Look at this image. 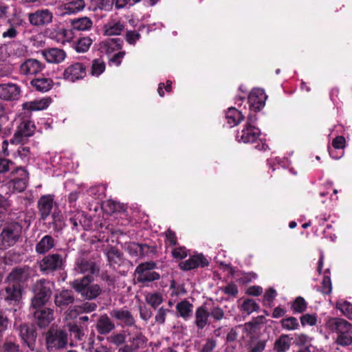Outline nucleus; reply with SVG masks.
<instances>
[{"label":"nucleus","instance_id":"f257e3e1","mask_svg":"<svg viewBox=\"0 0 352 352\" xmlns=\"http://www.w3.org/2000/svg\"><path fill=\"white\" fill-rule=\"evenodd\" d=\"M91 279L85 276L80 280H76L72 283L74 289L87 299H94L101 293V288L97 284H91Z\"/></svg>","mask_w":352,"mask_h":352},{"label":"nucleus","instance_id":"f03ea898","mask_svg":"<svg viewBox=\"0 0 352 352\" xmlns=\"http://www.w3.org/2000/svg\"><path fill=\"white\" fill-rule=\"evenodd\" d=\"M21 233V226L11 223L4 228L0 234V249H6L16 243Z\"/></svg>","mask_w":352,"mask_h":352},{"label":"nucleus","instance_id":"7ed1b4c3","mask_svg":"<svg viewBox=\"0 0 352 352\" xmlns=\"http://www.w3.org/2000/svg\"><path fill=\"white\" fill-rule=\"evenodd\" d=\"M11 175L14 177L8 182V188L13 192H21L25 190L29 179L28 171L23 167H18L15 170L12 171Z\"/></svg>","mask_w":352,"mask_h":352},{"label":"nucleus","instance_id":"20e7f679","mask_svg":"<svg viewBox=\"0 0 352 352\" xmlns=\"http://www.w3.org/2000/svg\"><path fill=\"white\" fill-rule=\"evenodd\" d=\"M253 122L254 118L252 116H250L243 129L237 133L236 140L238 142L253 143L259 138L261 131L252 124Z\"/></svg>","mask_w":352,"mask_h":352},{"label":"nucleus","instance_id":"39448f33","mask_svg":"<svg viewBox=\"0 0 352 352\" xmlns=\"http://www.w3.org/2000/svg\"><path fill=\"white\" fill-rule=\"evenodd\" d=\"M155 267L153 262H146L139 265L135 270L137 274V279L139 282H150L157 280L160 278V275L152 271Z\"/></svg>","mask_w":352,"mask_h":352},{"label":"nucleus","instance_id":"423d86ee","mask_svg":"<svg viewBox=\"0 0 352 352\" xmlns=\"http://www.w3.org/2000/svg\"><path fill=\"white\" fill-rule=\"evenodd\" d=\"M34 124L28 120L22 121L10 140L12 144L22 143L25 138L31 136L34 131Z\"/></svg>","mask_w":352,"mask_h":352},{"label":"nucleus","instance_id":"0eeeda50","mask_svg":"<svg viewBox=\"0 0 352 352\" xmlns=\"http://www.w3.org/2000/svg\"><path fill=\"white\" fill-rule=\"evenodd\" d=\"M53 13L48 9H41L30 13L28 20L34 26H44L50 24L53 20Z\"/></svg>","mask_w":352,"mask_h":352},{"label":"nucleus","instance_id":"6e6552de","mask_svg":"<svg viewBox=\"0 0 352 352\" xmlns=\"http://www.w3.org/2000/svg\"><path fill=\"white\" fill-rule=\"evenodd\" d=\"M86 76V67L81 63H75L69 65L63 72L65 79L75 82Z\"/></svg>","mask_w":352,"mask_h":352},{"label":"nucleus","instance_id":"1a4fd4ad","mask_svg":"<svg viewBox=\"0 0 352 352\" xmlns=\"http://www.w3.org/2000/svg\"><path fill=\"white\" fill-rule=\"evenodd\" d=\"M23 294V285L13 283H8V286L1 292L4 300L10 302H19Z\"/></svg>","mask_w":352,"mask_h":352},{"label":"nucleus","instance_id":"9d476101","mask_svg":"<svg viewBox=\"0 0 352 352\" xmlns=\"http://www.w3.org/2000/svg\"><path fill=\"white\" fill-rule=\"evenodd\" d=\"M31 274L32 271L28 266L16 267L8 274L6 281L23 285V283L30 278Z\"/></svg>","mask_w":352,"mask_h":352},{"label":"nucleus","instance_id":"9b49d317","mask_svg":"<svg viewBox=\"0 0 352 352\" xmlns=\"http://www.w3.org/2000/svg\"><path fill=\"white\" fill-rule=\"evenodd\" d=\"M63 258L57 254L45 256L40 262L41 270L45 272L56 270L61 267Z\"/></svg>","mask_w":352,"mask_h":352},{"label":"nucleus","instance_id":"f8f14e48","mask_svg":"<svg viewBox=\"0 0 352 352\" xmlns=\"http://www.w3.org/2000/svg\"><path fill=\"white\" fill-rule=\"evenodd\" d=\"M267 98L264 90L259 88L252 89L248 97L250 108L252 111H258L262 109Z\"/></svg>","mask_w":352,"mask_h":352},{"label":"nucleus","instance_id":"ddd939ff","mask_svg":"<svg viewBox=\"0 0 352 352\" xmlns=\"http://www.w3.org/2000/svg\"><path fill=\"white\" fill-rule=\"evenodd\" d=\"M85 7L84 0H74L56 7L58 14L61 16L79 12Z\"/></svg>","mask_w":352,"mask_h":352},{"label":"nucleus","instance_id":"4468645a","mask_svg":"<svg viewBox=\"0 0 352 352\" xmlns=\"http://www.w3.org/2000/svg\"><path fill=\"white\" fill-rule=\"evenodd\" d=\"M47 344L51 349L63 348L67 344V335L62 330L50 332L47 338Z\"/></svg>","mask_w":352,"mask_h":352},{"label":"nucleus","instance_id":"2eb2a0df","mask_svg":"<svg viewBox=\"0 0 352 352\" xmlns=\"http://www.w3.org/2000/svg\"><path fill=\"white\" fill-rule=\"evenodd\" d=\"M53 206L54 197L51 195H43L38 199L37 207L42 220H45L50 216Z\"/></svg>","mask_w":352,"mask_h":352},{"label":"nucleus","instance_id":"dca6fc26","mask_svg":"<svg viewBox=\"0 0 352 352\" xmlns=\"http://www.w3.org/2000/svg\"><path fill=\"white\" fill-rule=\"evenodd\" d=\"M21 93L20 87L16 84L0 85V98L5 100H17Z\"/></svg>","mask_w":352,"mask_h":352},{"label":"nucleus","instance_id":"f3484780","mask_svg":"<svg viewBox=\"0 0 352 352\" xmlns=\"http://www.w3.org/2000/svg\"><path fill=\"white\" fill-rule=\"evenodd\" d=\"M208 265L206 258L202 254H196L188 259L179 263V267L185 271L191 270L199 267H204Z\"/></svg>","mask_w":352,"mask_h":352},{"label":"nucleus","instance_id":"a211bd4d","mask_svg":"<svg viewBox=\"0 0 352 352\" xmlns=\"http://www.w3.org/2000/svg\"><path fill=\"white\" fill-rule=\"evenodd\" d=\"M44 66L36 59H28L20 67V72L23 75H34L41 72Z\"/></svg>","mask_w":352,"mask_h":352},{"label":"nucleus","instance_id":"6ab92c4d","mask_svg":"<svg viewBox=\"0 0 352 352\" xmlns=\"http://www.w3.org/2000/svg\"><path fill=\"white\" fill-rule=\"evenodd\" d=\"M34 318L40 327H46L54 319V311L50 308H43L34 312Z\"/></svg>","mask_w":352,"mask_h":352},{"label":"nucleus","instance_id":"aec40b11","mask_svg":"<svg viewBox=\"0 0 352 352\" xmlns=\"http://www.w3.org/2000/svg\"><path fill=\"white\" fill-rule=\"evenodd\" d=\"M51 102L52 100L50 98L44 97L24 102L22 107L23 109L28 111H42L47 109Z\"/></svg>","mask_w":352,"mask_h":352},{"label":"nucleus","instance_id":"412c9836","mask_svg":"<svg viewBox=\"0 0 352 352\" xmlns=\"http://www.w3.org/2000/svg\"><path fill=\"white\" fill-rule=\"evenodd\" d=\"M351 325L350 323L343 319L331 318L327 321L324 327L329 332L336 333L338 335L343 331H346V328H349Z\"/></svg>","mask_w":352,"mask_h":352},{"label":"nucleus","instance_id":"4be33fe9","mask_svg":"<svg viewBox=\"0 0 352 352\" xmlns=\"http://www.w3.org/2000/svg\"><path fill=\"white\" fill-rule=\"evenodd\" d=\"M42 54L45 60L50 63H59L63 62L66 58V53L64 50L59 48H50L42 52Z\"/></svg>","mask_w":352,"mask_h":352},{"label":"nucleus","instance_id":"5701e85b","mask_svg":"<svg viewBox=\"0 0 352 352\" xmlns=\"http://www.w3.org/2000/svg\"><path fill=\"white\" fill-rule=\"evenodd\" d=\"M50 36L56 42L65 44L73 40L74 38V32L72 29L58 28L51 32Z\"/></svg>","mask_w":352,"mask_h":352},{"label":"nucleus","instance_id":"b1692460","mask_svg":"<svg viewBox=\"0 0 352 352\" xmlns=\"http://www.w3.org/2000/svg\"><path fill=\"white\" fill-rule=\"evenodd\" d=\"M124 29V23L118 19H110L103 26V32L105 36L120 35Z\"/></svg>","mask_w":352,"mask_h":352},{"label":"nucleus","instance_id":"393cba45","mask_svg":"<svg viewBox=\"0 0 352 352\" xmlns=\"http://www.w3.org/2000/svg\"><path fill=\"white\" fill-rule=\"evenodd\" d=\"M210 312L205 306L198 307L195 311V324L198 329H202L209 324Z\"/></svg>","mask_w":352,"mask_h":352},{"label":"nucleus","instance_id":"a878e982","mask_svg":"<svg viewBox=\"0 0 352 352\" xmlns=\"http://www.w3.org/2000/svg\"><path fill=\"white\" fill-rule=\"evenodd\" d=\"M75 270L80 274L89 273L94 274L98 272L99 268L94 262L80 259L76 262Z\"/></svg>","mask_w":352,"mask_h":352},{"label":"nucleus","instance_id":"bb28decb","mask_svg":"<svg viewBox=\"0 0 352 352\" xmlns=\"http://www.w3.org/2000/svg\"><path fill=\"white\" fill-rule=\"evenodd\" d=\"M71 24L73 30L89 31L93 26V21L90 18L84 16L72 20Z\"/></svg>","mask_w":352,"mask_h":352},{"label":"nucleus","instance_id":"cd10ccee","mask_svg":"<svg viewBox=\"0 0 352 352\" xmlns=\"http://www.w3.org/2000/svg\"><path fill=\"white\" fill-rule=\"evenodd\" d=\"M110 314L111 317L116 318L126 325H132L134 323L132 315L126 309H113Z\"/></svg>","mask_w":352,"mask_h":352},{"label":"nucleus","instance_id":"c85d7f7f","mask_svg":"<svg viewBox=\"0 0 352 352\" xmlns=\"http://www.w3.org/2000/svg\"><path fill=\"white\" fill-rule=\"evenodd\" d=\"M96 328L99 333L107 334L115 328V325L109 317L104 314L98 320Z\"/></svg>","mask_w":352,"mask_h":352},{"label":"nucleus","instance_id":"c756f323","mask_svg":"<svg viewBox=\"0 0 352 352\" xmlns=\"http://www.w3.org/2000/svg\"><path fill=\"white\" fill-rule=\"evenodd\" d=\"M74 298L72 291L63 290L55 296V304L58 307L66 306L74 302Z\"/></svg>","mask_w":352,"mask_h":352},{"label":"nucleus","instance_id":"7c9ffc66","mask_svg":"<svg viewBox=\"0 0 352 352\" xmlns=\"http://www.w3.org/2000/svg\"><path fill=\"white\" fill-rule=\"evenodd\" d=\"M120 48L121 41L118 38H109L100 43V49L109 54Z\"/></svg>","mask_w":352,"mask_h":352},{"label":"nucleus","instance_id":"2f4dec72","mask_svg":"<svg viewBox=\"0 0 352 352\" xmlns=\"http://www.w3.org/2000/svg\"><path fill=\"white\" fill-rule=\"evenodd\" d=\"M54 246V240L50 235L44 236L36 244V251L39 254H44Z\"/></svg>","mask_w":352,"mask_h":352},{"label":"nucleus","instance_id":"473e14b6","mask_svg":"<svg viewBox=\"0 0 352 352\" xmlns=\"http://www.w3.org/2000/svg\"><path fill=\"white\" fill-rule=\"evenodd\" d=\"M31 85L37 91L46 92L52 87L53 80L48 78H35L31 81Z\"/></svg>","mask_w":352,"mask_h":352},{"label":"nucleus","instance_id":"72a5a7b5","mask_svg":"<svg viewBox=\"0 0 352 352\" xmlns=\"http://www.w3.org/2000/svg\"><path fill=\"white\" fill-rule=\"evenodd\" d=\"M226 118L230 126H234L243 119V116L236 108L230 107L226 113Z\"/></svg>","mask_w":352,"mask_h":352},{"label":"nucleus","instance_id":"f704fd0d","mask_svg":"<svg viewBox=\"0 0 352 352\" xmlns=\"http://www.w3.org/2000/svg\"><path fill=\"white\" fill-rule=\"evenodd\" d=\"M45 283V280H41L37 282L33 289V291L36 296H40V298L42 300L47 302L51 294V292L50 288L47 287Z\"/></svg>","mask_w":352,"mask_h":352},{"label":"nucleus","instance_id":"c9c22d12","mask_svg":"<svg viewBox=\"0 0 352 352\" xmlns=\"http://www.w3.org/2000/svg\"><path fill=\"white\" fill-rule=\"evenodd\" d=\"M336 343L343 346L352 344V325L346 328V331H343L337 336Z\"/></svg>","mask_w":352,"mask_h":352},{"label":"nucleus","instance_id":"e433bc0d","mask_svg":"<svg viewBox=\"0 0 352 352\" xmlns=\"http://www.w3.org/2000/svg\"><path fill=\"white\" fill-rule=\"evenodd\" d=\"M130 341L133 342V345H126L124 347L120 349L119 352H133L139 347L140 344H143L144 343V338L142 333H138L137 335H135V337L130 338Z\"/></svg>","mask_w":352,"mask_h":352},{"label":"nucleus","instance_id":"4c0bfd02","mask_svg":"<svg viewBox=\"0 0 352 352\" xmlns=\"http://www.w3.org/2000/svg\"><path fill=\"white\" fill-rule=\"evenodd\" d=\"M192 305L187 300H183L179 302L176 309L179 314V316L184 319H187L190 316L192 312Z\"/></svg>","mask_w":352,"mask_h":352},{"label":"nucleus","instance_id":"58836bf2","mask_svg":"<svg viewBox=\"0 0 352 352\" xmlns=\"http://www.w3.org/2000/svg\"><path fill=\"white\" fill-rule=\"evenodd\" d=\"M291 344V339L287 335H282L276 341L274 344V349L278 352H285L289 349Z\"/></svg>","mask_w":352,"mask_h":352},{"label":"nucleus","instance_id":"ea45409f","mask_svg":"<svg viewBox=\"0 0 352 352\" xmlns=\"http://www.w3.org/2000/svg\"><path fill=\"white\" fill-rule=\"evenodd\" d=\"M92 40L89 37H82L73 44V47L76 52L83 53L89 49Z\"/></svg>","mask_w":352,"mask_h":352},{"label":"nucleus","instance_id":"a19ab883","mask_svg":"<svg viewBox=\"0 0 352 352\" xmlns=\"http://www.w3.org/2000/svg\"><path fill=\"white\" fill-rule=\"evenodd\" d=\"M145 300L152 307L156 308L163 302V297L160 293L151 292L145 294Z\"/></svg>","mask_w":352,"mask_h":352},{"label":"nucleus","instance_id":"79ce46f5","mask_svg":"<svg viewBox=\"0 0 352 352\" xmlns=\"http://www.w3.org/2000/svg\"><path fill=\"white\" fill-rule=\"evenodd\" d=\"M107 256L110 266L113 268L122 263L121 255L116 249L111 248L109 250L107 253Z\"/></svg>","mask_w":352,"mask_h":352},{"label":"nucleus","instance_id":"37998d69","mask_svg":"<svg viewBox=\"0 0 352 352\" xmlns=\"http://www.w3.org/2000/svg\"><path fill=\"white\" fill-rule=\"evenodd\" d=\"M15 47L22 48L20 43H12L1 45L0 47V59L5 60L8 56L12 55V50H14Z\"/></svg>","mask_w":352,"mask_h":352},{"label":"nucleus","instance_id":"c03bdc74","mask_svg":"<svg viewBox=\"0 0 352 352\" xmlns=\"http://www.w3.org/2000/svg\"><path fill=\"white\" fill-rule=\"evenodd\" d=\"M105 70V63L101 59H95L92 63L91 74L98 77Z\"/></svg>","mask_w":352,"mask_h":352},{"label":"nucleus","instance_id":"a18cd8bd","mask_svg":"<svg viewBox=\"0 0 352 352\" xmlns=\"http://www.w3.org/2000/svg\"><path fill=\"white\" fill-rule=\"evenodd\" d=\"M282 327L285 329L292 331L298 329L299 323L298 320L294 317H289L281 320Z\"/></svg>","mask_w":352,"mask_h":352},{"label":"nucleus","instance_id":"49530a36","mask_svg":"<svg viewBox=\"0 0 352 352\" xmlns=\"http://www.w3.org/2000/svg\"><path fill=\"white\" fill-rule=\"evenodd\" d=\"M336 307L345 316L352 318V305L349 302L340 300L336 303Z\"/></svg>","mask_w":352,"mask_h":352},{"label":"nucleus","instance_id":"de8ad7c7","mask_svg":"<svg viewBox=\"0 0 352 352\" xmlns=\"http://www.w3.org/2000/svg\"><path fill=\"white\" fill-rule=\"evenodd\" d=\"M127 249L131 254L143 256L144 254L145 250L148 249V246L146 245L133 243L128 246Z\"/></svg>","mask_w":352,"mask_h":352},{"label":"nucleus","instance_id":"09e8293b","mask_svg":"<svg viewBox=\"0 0 352 352\" xmlns=\"http://www.w3.org/2000/svg\"><path fill=\"white\" fill-rule=\"evenodd\" d=\"M30 149L28 147H19L14 156L16 160H19L22 163H26L30 158Z\"/></svg>","mask_w":352,"mask_h":352},{"label":"nucleus","instance_id":"8fccbe9b","mask_svg":"<svg viewBox=\"0 0 352 352\" xmlns=\"http://www.w3.org/2000/svg\"><path fill=\"white\" fill-rule=\"evenodd\" d=\"M258 309V305L252 299L245 300L241 305V309L247 314H250Z\"/></svg>","mask_w":352,"mask_h":352},{"label":"nucleus","instance_id":"3c124183","mask_svg":"<svg viewBox=\"0 0 352 352\" xmlns=\"http://www.w3.org/2000/svg\"><path fill=\"white\" fill-rule=\"evenodd\" d=\"M307 304L305 299L302 297H298L292 305V309L295 312L302 313L305 311Z\"/></svg>","mask_w":352,"mask_h":352},{"label":"nucleus","instance_id":"603ef678","mask_svg":"<svg viewBox=\"0 0 352 352\" xmlns=\"http://www.w3.org/2000/svg\"><path fill=\"white\" fill-rule=\"evenodd\" d=\"M300 322L302 326H314L317 322V316L316 314H305L300 317Z\"/></svg>","mask_w":352,"mask_h":352},{"label":"nucleus","instance_id":"864d4df0","mask_svg":"<svg viewBox=\"0 0 352 352\" xmlns=\"http://www.w3.org/2000/svg\"><path fill=\"white\" fill-rule=\"evenodd\" d=\"M53 224L56 230H60L63 226V216L59 210H54L52 213Z\"/></svg>","mask_w":352,"mask_h":352},{"label":"nucleus","instance_id":"5fc2aeb1","mask_svg":"<svg viewBox=\"0 0 352 352\" xmlns=\"http://www.w3.org/2000/svg\"><path fill=\"white\" fill-rule=\"evenodd\" d=\"M173 256L176 259H182L187 256L188 251L185 247H176L171 251Z\"/></svg>","mask_w":352,"mask_h":352},{"label":"nucleus","instance_id":"6e6d98bb","mask_svg":"<svg viewBox=\"0 0 352 352\" xmlns=\"http://www.w3.org/2000/svg\"><path fill=\"white\" fill-rule=\"evenodd\" d=\"M18 34L17 29L14 25H9L7 29H6L2 32V37L3 38H15Z\"/></svg>","mask_w":352,"mask_h":352},{"label":"nucleus","instance_id":"4d7b16f0","mask_svg":"<svg viewBox=\"0 0 352 352\" xmlns=\"http://www.w3.org/2000/svg\"><path fill=\"white\" fill-rule=\"evenodd\" d=\"M332 285L329 276H324L322 283L321 292L324 294H329L331 292Z\"/></svg>","mask_w":352,"mask_h":352},{"label":"nucleus","instance_id":"13d9d810","mask_svg":"<svg viewBox=\"0 0 352 352\" xmlns=\"http://www.w3.org/2000/svg\"><path fill=\"white\" fill-rule=\"evenodd\" d=\"M81 314H82V312H81L80 305L74 306V307L69 309L66 311L65 318L67 320L74 319Z\"/></svg>","mask_w":352,"mask_h":352},{"label":"nucleus","instance_id":"bf43d9fd","mask_svg":"<svg viewBox=\"0 0 352 352\" xmlns=\"http://www.w3.org/2000/svg\"><path fill=\"white\" fill-rule=\"evenodd\" d=\"M169 312V309H164L163 307H161L157 311V314L155 315V322L159 324H163L165 322L166 316L167 313Z\"/></svg>","mask_w":352,"mask_h":352},{"label":"nucleus","instance_id":"052dcab7","mask_svg":"<svg viewBox=\"0 0 352 352\" xmlns=\"http://www.w3.org/2000/svg\"><path fill=\"white\" fill-rule=\"evenodd\" d=\"M113 3V0H98L97 6L94 8V10L98 8L100 10H109L111 8Z\"/></svg>","mask_w":352,"mask_h":352},{"label":"nucleus","instance_id":"680f3d73","mask_svg":"<svg viewBox=\"0 0 352 352\" xmlns=\"http://www.w3.org/2000/svg\"><path fill=\"white\" fill-rule=\"evenodd\" d=\"M311 338L306 334L300 333L296 336L295 342L297 345H308Z\"/></svg>","mask_w":352,"mask_h":352},{"label":"nucleus","instance_id":"e2e57ef3","mask_svg":"<svg viewBox=\"0 0 352 352\" xmlns=\"http://www.w3.org/2000/svg\"><path fill=\"white\" fill-rule=\"evenodd\" d=\"M140 38V35L136 31H128L126 34V41L133 45L138 41Z\"/></svg>","mask_w":352,"mask_h":352},{"label":"nucleus","instance_id":"0e129e2a","mask_svg":"<svg viewBox=\"0 0 352 352\" xmlns=\"http://www.w3.org/2000/svg\"><path fill=\"white\" fill-rule=\"evenodd\" d=\"M277 293L273 288L268 289L263 296L264 302L270 304L273 300L276 298Z\"/></svg>","mask_w":352,"mask_h":352},{"label":"nucleus","instance_id":"69168bd1","mask_svg":"<svg viewBox=\"0 0 352 352\" xmlns=\"http://www.w3.org/2000/svg\"><path fill=\"white\" fill-rule=\"evenodd\" d=\"M13 164V162L10 160L0 158V174L8 172Z\"/></svg>","mask_w":352,"mask_h":352},{"label":"nucleus","instance_id":"338daca9","mask_svg":"<svg viewBox=\"0 0 352 352\" xmlns=\"http://www.w3.org/2000/svg\"><path fill=\"white\" fill-rule=\"evenodd\" d=\"M345 138L343 136H337L333 140L332 146L334 149H342L345 146Z\"/></svg>","mask_w":352,"mask_h":352},{"label":"nucleus","instance_id":"774afa93","mask_svg":"<svg viewBox=\"0 0 352 352\" xmlns=\"http://www.w3.org/2000/svg\"><path fill=\"white\" fill-rule=\"evenodd\" d=\"M110 341L116 345H120L124 342L126 337L123 333H117L111 335L109 337Z\"/></svg>","mask_w":352,"mask_h":352}]
</instances>
